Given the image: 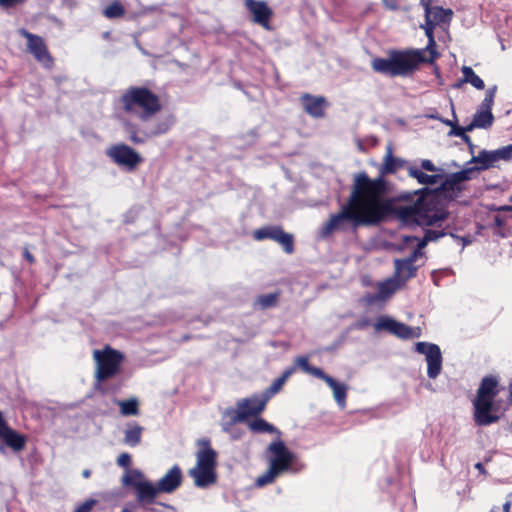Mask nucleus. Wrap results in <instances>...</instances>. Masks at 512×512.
I'll return each mask as SVG.
<instances>
[{
    "label": "nucleus",
    "instance_id": "obj_1",
    "mask_svg": "<svg viewBox=\"0 0 512 512\" xmlns=\"http://www.w3.org/2000/svg\"><path fill=\"white\" fill-rule=\"evenodd\" d=\"M372 212L374 226L381 224L390 215L405 225L417 224L432 226L448 218V211L439 206L437 200L421 195L412 205H395L392 200L384 198L387 181L370 178Z\"/></svg>",
    "mask_w": 512,
    "mask_h": 512
},
{
    "label": "nucleus",
    "instance_id": "obj_2",
    "mask_svg": "<svg viewBox=\"0 0 512 512\" xmlns=\"http://www.w3.org/2000/svg\"><path fill=\"white\" fill-rule=\"evenodd\" d=\"M371 194H374V191L370 189L368 174H355L347 202L323 224L321 236L327 238L337 231H356L359 227L374 226Z\"/></svg>",
    "mask_w": 512,
    "mask_h": 512
},
{
    "label": "nucleus",
    "instance_id": "obj_3",
    "mask_svg": "<svg viewBox=\"0 0 512 512\" xmlns=\"http://www.w3.org/2000/svg\"><path fill=\"white\" fill-rule=\"evenodd\" d=\"M423 63H431L425 56V49H390L386 58L374 57L371 68L374 72L388 77H409Z\"/></svg>",
    "mask_w": 512,
    "mask_h": 512
},
{
    "label": "nucleus",
    "instance_id": "obj_4",
    "mask_svg": "<svg viewBox=\"0 0 512 512\" xmlns=\"http://www.w3.org/2000/svg\"><path fill=\"white\" fill-rule=\"evenodd\" d=\"M123 112L146 122L162 110L158 94L146 86H130L120 96Z\"/></svg>",
    "mask_w": 512,
    "mask_h": 512
},
{
    "label": "nucleus",
    "instance_id": "obj_5",
    "mask_svg": "<svg viewBox=\"0 0 512 512\" xmlns=\"http://www.w3.org/2000/svg\"><path fill=\"white\" fill-rule=\"evenodd\" d=\"M92 356L95 362V389L103 391L102 382L120 373L124 355L110 346H105L95 349Z\"/></svg>",
    "mask_w": 512,
    "mask_h": 512
},
{
    "label": "nucleus",
    "instance_id": "obj_6",
    "mask_svg": "<svg viewBox=\"0 0 512 512\" xmlns=\"http://www.w3.org/2000/svg\"><path fill=\"white\" fill-rule=\"evenodd\" d=\"M203 447L196 454V465L189 470L194 484L199 488H206L217 481V454L208 445V442L201 443Z\"/></svg>",
    "mask_w": 512,
    "mask_h": 512
},
{
    "label": "nucleus",
    "instance_id": "obj_7",
    "mask_svg": "<svg viewBox=\"0 0 512 512\" xmlns=\"http://www.w3.org/2000/svg\"><path fill=\"white\" fill-rule=\"evenodd\" d=\"M122 484L135 490L139 503H152L160 493L158 485L149 481L139 469L125 470L122 476Z\"/></svg>",
    "mask_w": 512,
    "mask_h": 512
},
{
    "label": "nucleus",
    "instance_id": "obj_8",
    "mask_svg": "<svg viewBox=\"0 0 512 512\" xmlns=\"http://www.w3.org/2000/svg\"><path fill=\"white\" fill-rule=\"evenodd\" d=\"M264 399V394L253 395L248 398H244L237 403L235 409H227L223 415V429L228 431V424L243 421L249 416L257 415L261 413L265 407L259 408V401Z\"/></svg>",
    "mask_w": 512,
    "mask_h": 512
},
{
    "label": "nucleus",
    "instance_id": "obj_9",
    "mask_svg": "<svg viewBox=\"0 0 512 512\" xmlns=\"http://www.w3.org/2000/svg\"><path fill=\"white\" fill-rule=\"evenodd\" d=\"M253 238L257 241L270 239L282 246L286 254H292L294 248V237L287 233L281 226L268 225L253 231Z\"/></svg>",
    "mask_w": 512,
    "mask_h": 512
},
{
    "label": "nucleus",
    "instance_id": "obj_10",
    "mask_svg": "<svg viewBox=\"0 0 512 512\" xmlns=\"http://www.w3.org/2000/svg\"><path fill=\"white\" fill-rule=\"evenodd\" d=\"M106 154L115 164L129 171L135 170L143 162L141 155L124 143L112 145L107 149Z\"/></svg>",
    "mask_w": 512,
    "mask_h": 512
},
{
    "label": "nucleus",
    "instance_id": "obj_11",
    "mask_svg": "<svg viewBox=\"0 0 512 512\" xmlns=\"http://www.w3.org/2000/svg\"><path fill=\"white\" fill-rule=\"evenodd\" d=\"M415 351L424 355L428 377L437 378L442 370V354L439 346L428 342H418L415 344Z\"/></svg>",
    "mask_w": 512,
    "mask_h": 512
},
{
    "label": "nucleus",
    "instance_id": "obj_12",
    "mask_svg": "<svg viewBox=\"0 0 512 512\" xmlns=\"http://www.w3.org/2000/svg\"><path fill=\"white\" fill-rule=\"evenodd\" d=\"M26 441V436L11 428L0 411V452H4L5 448L20 452L25 448Z\"/></svg>",
    "mask_w": 512,
    "mask_h": 512
},
{
    "label": "nucleus",
    "instance_id": "obj_13",
    "mask_svg": "<svg viewBox=\"0 0 512 512\" xmlns=\"http://www.w3.org/2000/svg\"><path fill=\"white\" fill-rule=\"evenodd\" d=\"M19 34L27 40L26 46L28 52H30L39 63L44 64L46 67L53 65L54 59L41 36L33 34L23 28L19 30Z\"/></svg>",
    "mask_w": 512,
    "mask_h": 512
},
{
    "label": "nucleus",
    "instance_id": "obj_14",
    "mask_svg": "<svg viewBox=\"0 0 512 512\" xmlns=\"http://www.w3.org/2000/svg\"><path fill=\"white\" fill-rule=\"evenodd\" d=\"M268 451L270 453L268 463L271 467L275 468L281 474L290 470L295 455L282 441L272 442L268 447Z\"/></svg>",
    "mask_w": 512,
    "mask_h": 512
},
{
    "label": "nucleus",
    "instance_id": "obj_15",
    "mask_svg": "<svg viewBox=\"0 0 512 512\" xmlns=\"http://www.w3.org/2000/svg\"><path fill=\"white\" fill-rule=\"evenodd\" d=\"M373 330L376 333H389L403 340L418 338L422 332L419 326H409L405 322H375Z\"/></svg>",
    "mask_w": 512,
    "mask_h": 512
},
{
    "label": "nucleus",
    "instance_id": "obj_16",
    "mask_svg": "<svg viewBox=\"0 0 512 512\" xmlns=\"http://www.w3.org/2000/svg\"><path fill=\"white\" fill-rule=\"evenodd\" d=\"M402 288V285L391 276L377 284L376 293H367L362 300L369 306L384 303Z\"/></svg>",
    "mask_w": 512,
    "mask_h": 512
},
{
    "label": "nucleus",
    "instance_id": "obj_17",
    "mask_svg": "<svg viewBox=\"0 0 512 512\" xmlns=\"http://www.w3.org/2000/svg\"><path fill=\"white\" fill-rule=\"evenodd\" d=\"M245 8L251 14L252 22L260 25L265 30H271L273 10L263 0H244Z\"/></svg>",
    "mask_w": 512,
    "mask_h": 512
},
{
    "label": "nucleus",
    "instance_id": "obj_18",
    "mask_svg": "<svg viewBox=\"0 0 512 512\" xmlns=\"http://www.w3.org/2000/svg\"><path fill=\"white\" fill-rule=\"evenodd\" d=\"M415 253H410L406 258H395L393 261L394 273L393 277L405 287L407 282L416 277L418 266L415 262L418 260L415 258Z\"/></svg>",
    "mask_w": 512,
    "mask_h": 512
},
{
    "label": "nucleus",
    "instance_id": "obj_19",
    "mask_svg": "<svg viewBox=\"0 0 512 512\" xmlns=\"http://www.w3.org/2000/svg\"><path fill=\"white\" fill-rule=\"evenodd\" d=\"M473 172L474 168H467L447 175L438 190L445 194L453 193L455 197L458 196L464 190L462 183L470 180Z\"/></svg>",
    "mask_w": 512,
    "mask_h": 512
},
{
    "label": "nucleus",
    "instance_id": "obj_20",
    "mask_svg": "<svg viewBox=\"0 0 512 512\" xmlns=\"http://www.w3.org/2000/svg\"><path fill=\"white\" fill-rule=\"evenodd\" d=\"M300 103L304 111L313 118L324 117L325 110L329 106V103L324 96H314L309 93L301 95Z\"/></svg>",
    "mask_w": 512,
    "mask_h": 512
},
{
    "label": "nucleus",
    "instance_id": "obj_21",
    "mask_svg": "<svg viewBox=\"0 0 512 512\" xmlns=\"http://www.w3.org/2000/svg\"><path fill=\"white\" fill-rule=\"evenodd\" d=\"M182 482V471L179 466L174 465L157 482L160 493H172Z\"/></svg>",
    "mask_w": 512,
    "mask_h": 512
},
{
    "label": "nucleus",
    "instance_id": "obj_22",
    "mask_svg": "<svg viewBox=\"0 0 512 512\" xmlns=\"http://www.w3.org/2000/svg\"><path fill=\"white\" fill-rule=\"evenodd\" d=\"M405 163L406 162L404 160L393 156L392 147L391 145H388L386 147V154L384 156L383 163L379 169V176L376 179L381 178L383 181H386L384 178L386 175L396 173L399 169L404 167Z\"/></svg>",
    "mask_w": 512,
    "mask_h": 512
},
{
    "label": "nucleus",
    "instance_id": "obj_23",
    "mask_svg": "<svg viewBox=\"0 0 512 512\" xmlns=\"http://www.w3.org/2000/svg\"><path fill=\"white\" fill-rule=\"evenodd\" d=\"M499 160H502L500 148L494 151L481 150L477 156L472 157L471 162L479 164L477 170H487Z\"/></svg>",
    "mask_w": 512,
    "mask_h": 512
},
{
    "label": "nucleus",
    "instance_id": "obj_24",
    "mask_svg": "<svg viewBox=\"0 0 512 512\" xmlns=\"http://www.w3.org/2000/svg\"><path fill=\"white\" fill-rule=\"evenodd\" d=\"M294 371L295 368L293 367L285 370L283 374L279 378L275 379L271 386L263 392L264 399L258 402L260 409L262 407H265L269 399L282 389L283 385L286 383L288 378L294 373Z\"/></svg>",
    "mask_w": 512,
    "mask_h": 512
},
{
    "label": "nucleus",
    "instance_id": "obj_25",
    "mask_svg": "<svg viewBox=\"0 0 512 512\" xmlns=\"http://www.w3.org/2000/svg\"><path fill=\"white\" fill-rule=\"evenodd\" d=\"M321 379L331 388L333 392V397L338 404V406L343 409L346 406V397H347V386L344 383L337 382L335 379L324 374Z\"/></svg>",
    "mask_w": 512,
    "mask_h": 512
},
{
    "label": "nucleus",
    "instance_id": "obj_26",
    "mask_svg": "<svg viewBox=\"0 0 512 512\" xmlns=\"http://www.w3.org/2000/svg\"><path fill=\"white\" fill-rule=\"evenodd\" d=\"M280 296V290H276L275 292L268 294H260L254 299L252 306L255 310H266L274 308L278 305Z\"/></svg>",
    "mask_w": 512,
    "mask_h": 512
},
{
    "label": "nucleus",
    "instance_id": "obj_27",
    "mask_svg": "<svg viewBox=\"0 0 512 512\" xmlns=\"http://www.w3.org/2000/svg\"><path fill=\"white\" fill-rule=\"evenodd\" d=\"M493 122L494 116L491 111L479 109L474 114L473 121L468 125V130H473L474 128L488 129L492 126Z\"/></svg>",
    "mask_w": 512,
    "mask_h": 512
},
{
    "label": "nucleus",
    "instance_id": "obj_28",
    "mask_svg": "<svg viewBox=\"0 0 512 512\" xmlns=\"http://www.w3.org/2000/svg\"><path fill=\"white\" fill-rule=\"evenodd\" d=\"M143 433V427L136 423L127 425L124 430V443L130 447L140 444Z\"/></svg>",
    "mask_w": 512,
    "mask_h": 512
},
{
    "label": "nucleus",
    "instance_id": "obj_29",
    "mask_svg": "<svg viewBox=\"0 0 512 512\" xmlns=\"http://www.w3.org/2000/svg\"><path fill=\"white\" fill-rule=\"evenodd\" d=\"M408 175L412 178H415L418 183L424 185L437 184L443 177L441 174L428 175L415 166L408 168Z\"/></svg>",
    "mask_w": 512,
    "mask_h": 512
},
{
    "label": "nucleus",
    "instance_id": "obj_30",
    "mask_svg": "<svg viewBox=\"0 0 512 512\" xmlns=\"http://www.w3.org/2000/svg\"><path fill=\"white\" fill-rule=\"evenodd\" d=\"M125 13V7L119 0H113L102 11L103 16L109 20L122 18Z\"/></svg>",
    "mask_w": 512,
    "mask_h": 512
},
{
    "label": "nucleus",
    "instance_id": "obj_31",
    "mask_svg": "<svg viewBox=\"0 0 512 512\" xmlns=\"http://www.w3.org/2000/svg\"><path fill=\"white\" fill-rule=\"evenodd\" d=\"M453 11L441 6H431V17L438 24H449L452 20Z\"/></svg>",
    "mask_w": 512,
    "mask_h": 512
},
{
    "label": "nucleus",
    "instance_id": "obj_32",
    "mask_svg": "<svg viewBox=\"0 0 512 512\" xmlns=\"http://www.w3.org/2000/svg\"><path fill=\"white\" fill-rule=\"evenodd\" d=\"M123 416H136L139 414V402L136 398L117 402Z\"/></svg>",
    "mask_w": 512,
    "mask_h": 512
},
{
    "label": "nucleus",
    "instance_id": "obj_33",
    "mask_svg": "<svg viewBox=\"0 0 512 512\" xmlns=\"http://www.w3.org/2000/svg\"><path fill=\"white\" fill-rule=\"evenodd\" d=\"M462 73L464 82L470 83L478 90H483L485 88L484 81L474 72L471 67L463 66Z\"/></svg>",
    "mask_w": 512,
    "mask_h": 512
},
{
    "label": "nucleus",
    "instance_id": "obj_34",
    "mask_svg": "<svg viewBox=\"0 0 512 512\" xmlns=\"http://www.w3.org/2000/svg\"><path fill=\"white\" fill-rule=\"evenodd\" d=\"M295 364L300 368L302 369L305 373H308L310 375H313L314 377H317L319 379H321V377L324 376V372L318 368V367H313L309 364V361H308V358L307 357H298L296 360H295Z\"/></svg>",
    "mask_w": 512,
    "mask_h": 512
},
{
    "label": "nucleus",
    "instance_id": "obj_35",
    "mask_svg": "<svg viewBox=\"0 0 512 512\" xmlns=\"http://www.w3.org/2000/svg\"><path fill=\"white\" fill-rule=\"evenodd\" d=\"M425 31V35L428 38V44L425 49V53L429 52V57L427 58L428 61L434 62L435 59H437L440 54L436 50V42L434 38V30L433 29H427L423 28Z\"/></svg>",
    "mask_w": 512,
    "mask_h": 512
},
{
    "label": "nucleus",
    "instance_id": "obj_36",
    "mask_svg": "<svg viewBox=\"0 0 512 512\" xmlns=\"http://www.w3.org/2000/svg\"><path fill=\"white\" fill-rule=\"evenodd\" d=\"M415 241L418 242L417 247L411 253H415L416 254L415 258L419 259L423 255L422 249L425 248L427 246V244L429 243L427 237L424 235L422 239H419L416 236H407V235L402 236V243L405 245L415 242Z\"/></svg>",
    "mask_w": 512,
    "mask_h": 512
},
{
    "label": "nucleus",
    "instance_id": "obj_37",
    "mask_svg": "<svg viewBox=\"0 0 512 512\" xmlns=\"http://www.w3.org/2000/svg\"><path fill=\"white\" fill-rule=\"evenodd\" d=\"M280 475L281 473L279 471L269 465L268 469L256 479L255 483L258 487H263L273 483Z\"/></svg>",
    "mask_w": 512,
    "mask_h": 512
},
{
    "label": "nucleus",
    "instance_id": "obj_38",
    "mask_svg": "<svg viewBox=\"0 0 512 512\" xmlns=\"http://www.w3.org/2000/svg\"><path fill=\"white\" fill-rule=\"evenodd\" d=\"M249 428L255 432L279 433L273 425L261 418L251 421Z\"/></svg>",
    "mask_w": 512,
    "mask_h": 512
},
{
    "label": "nucleus",
    "instance_id": "obj_39",
    "mask_svg": "<svg viewBox=\"0 0 512 512\" xmlns=\"http://www.w3.org/2000/svg\"><path fill=\"white\" fill-rule=\"evenodd\" d=\"M175 122L174 116L170 115L166 119L158 121L155 124L153 135H161L167 133Z\"/></svg>",
    "mask_w": 512,
    "mask_h": 512
},
{
    "label": "nucleus",
    "instance_id": "obj_40",
    "mask_svg": "<svg viewBox=\"0 0 512 512\" xmlns=\"http://www.w3.org/2000/svg\"><path fill=\"white\" fill-rule=\"evenodd\" d=\"M495 92H496L495 86L486 91L485 97L480 105V109L485 110V111L492 110V106L494 104Z\"/></svg>",
    "mask_w": 512,
    "mask_h": 512
},
{
    "label": "nucleus",
    "instance_id": "obj_41",
    "mask_svg": "<svg viewBox=\"0 0 512 512\" xmlns=\"http://www.w3.org/2000/svg\"><path fill=\"white\" fill-rule=\"evenodd\" d=\"M428 241H436L446 235V233L443 230H433V229H427L424 234Z\"/></svg>",
    "mask_w": 512,
    "mask_h": 512
},
{
    "label": "nucleus",
    "instance_id": "obj_42",
    "mask_svg": "<svg viewBox=\"0 0 512 512\" xmlns=\"http://www.w3.org/2000/svg\"><path fill=\"white\" fill-rule=\"evenodd\" d=\"M446 124L448 125H451L452 126V130H451V134L454 135V136H457V137H462L464 136V134L466 132H469L470 130H468V126L466 127H461V126H458V125H454L452 124L451 121H446Z\"/></svg>",
    "mask_w": 512,
    "mask_h": 512
},
{
    "label": "nucleus",
    "instance_id": "obj_43",
    "mask_svg": "<svg viewBox=\"0 0 512 512\" xmlns=\"http://www.w3.org/2000/svg\"><path fill=\"white\" fill-rule=\"evenodd\" d=\"M425 12V23L421 25V28H427V29H435V27L438 25L431 17V9L424 10Z\"/></svg>",
    "mask_w": 512,
    "mask_h": 512
},
{
    "label": "nucleus",
    "instance_id": "obj_44",
    "mask_svg": "<svg viewBox=\"0 0 512 512\" xmlns=\"http://www.w3.org/2000/svg\"><path fill=\"white\" fill-rule=\"evenodd\" d=\"M26 0H0V7L3 9H10L22 5Z\"/></svg>",
    "mask_w": 512,
    "mask_h": 512
},
{
    "label": "nucleus",
    "instance_id": "obj_45",
    "mask_svg": "<svg viewBox=\"0 0 512 512\" xmlns=\"http://www.w3.org/2000/svg\"><path fill=\"white\" fill-rule=\"evenodd\" d=\"M96 504V500L88 499L82 503L74 512H90Z\"/></svg>",
    "mask_w": 512,
    "mask_h": 512
},
{
    "label": "nucleus",
    "instance_id": "obj_46",
    "mask_svg": "<svg viewBox=\"0 0 512 512\" xmlns=\"http://www.w3.org/2000/svg\"><path fill=\"white\" fill-rule=\"evenodd\" d=\"M117 464L126 470L130 469L129 466L131 464V456L128 453H122L118 456Z\"/></svg>",
    "mask_w": 512,
    "mask_h": 512
},
{
    "label": "nucleus",
    "instance_id": "obj_47",
    "mask_svg": "<svg viewBox=\"0 0 512 512\" xmlns=\"http://www.w3.org/2000/svg\"><path fill=\"white\" fill-rule=\"evenodd\" d=\"M421 168L429 172H435L438 170L434 163L428 159H424L421 161Z\"/></svg>",
    "mask_w": 512,
    "mask_h": 512
},
{
    "label": "nucleus",
    "instance_id": "obj_48",
    "mask_svg": "<svg viewBox=\"0 0 512 512\" xmlns=\"http://www.w3.org/2000/svg\"><path fill=\"white\" fill-rule=\"evenodd\" d=\"M502 160H510L512 158V144L500 148Z\"/></svg>",
    "mask_w": 512,
    "mask_h": 512
},
{
    "label": "nucleus",
    "instance_id": "obj_49",
    "mask_svg": "<svg viewBox=\"0 0 512 512\" xmlns=\"http://www.w3.org/2000/svg\"><path fill=\"white\" fill-rule=\"evenodd\" d=\"M129 140L133 143V144H142L144 143V139L139 137L138 135V132L137 131H133L130 133L129 135Z\"/></svg>",
    "mask_w": 512,
    "mask_h": 512
},
{
    "label": "nucleus",
    "instance_id": "obj_50",
    "mask_svg": "<svg viewBox=\"0 0 512 512\" xmlns=\"http://www.w3.org/2000/svg\"><path fill=\"white\" fill-rule=\"evenodd\" d=\"M23 257L29 262V264H35L36 259L29 251L28 247L23 248Z\"/></svg>",
    "mask_w": 512,
    "mask_h": 512
},
{
    "label": "nucleus",
    "instance_id": "obj_51",
    "mask_svg": "<svg viewBox=\"0 0 512 512\" xmlns=\"http://www.w3.org/2000/svg\"><path fill=\"white\" fill-rule=\"evenodd\" d=\"M461 139H462V140H463V141H464V142L469 146V148H470L471 150H473L474 145H473V142H472V140H471V137H470V136H468V135L465 133V134H464V136H462V137H461Z\"/></svg>",
    "mask_w": 512,
    "mask_h": 512
},
{
    "label": "nucleus",
    "instance_id": "obj_52",
    "mask_svg": "<svg viewBox=\"0 0 512 512\" xmlns=\"http://www.w3.org/2000/svg\"><path fill=\"white\" fill-rule=\"evenodd\" d=\"M433 0H420V4L424 8V10L431 9Z\"/></svg>",
    "mask_w": 512,
    "mask_h": 512
},
{
    "label": "nucleus",
    "instance_id": "obj_53",
    "mask_svg": "<svg viewBox=\"0 0 512 512\" xmlns=\"http://www.w3.org/2000/svg\"><path fill=\"white\" fill-rule=\"evenodd\" d=\"M494 223L497 227H501L504 225V221L500 216H495Z\"/></svg>",
    "mask_w": 512,
    "mask_h": 512
},
{
    "label": "nucleus",
    "instance_id": "obj_54",
    "mask_svg": "<svg viewBox=\"0 0 512 512\" xmlns=\"http://www.w3.org/2000/svg\"><path fill=\"white\" fill-rule=\"evenodd\" d=\"M510 507H511V501L508 500L506 501L504 504H503V510L504 512H510Z\"/></svg>",
    "mask_w": 512,
    "mask_h": 512
},
{
    "label": "nucleus",
    "instance_id": "obj_55",
    "mask_svg": "<svg viewBox=\"0 0 512 512\" xmlns=\"http://www.w3.org/2000/svg\"><path fill=\"white\" fill-rule=\"evenodd\" d=\"M510 202H512V196L510 197ZM499 210H501V211H512V206H503V207H500Z\"/></svg>",
    "mask_w": 512,
    "mask_h": 512
},
{
    "label": "nucleus",
    "instance_id": "obj_56",
    "mask_svg": "<svg viewBox=\"0 0 512 512\" xmlns=\"http://www.w3.org/2000/svg\"><path fill=\"white\" fill-rule=\"evenodd\" d=\"M90 474H91V472H90V470H88V469H86V470H84V471L82 472V475H83V477H84V478H89V477H90Z\"/></svg>",
    "mask_w": 512,
    "mask_h": 512
},
{
    "label": "nucleus",
    "instance_id": "obj_57",
    "mask_svg": "<svg viewBox=\"0 0 512 512\" xmlns=\"http://www.w3.org/2000/svg\"><path fill=\"white\" fill-rule=\"evenodd\" d=\"M376 320L384 321V320H392V319L390 317H387V316H379Z\"/></svg>",
    "mask_w": 512,
    "mask_h": 512
},
{
    "label": "nucleus",
    "instance_id": "obj_58",
    "mask_svg": "<svg viewBox=\"0 0 512 512\" xmlns=\"http://www.w3.org/2000/svg\"><path fill=\"white\" fill-rule=\"evenodd\" d=\"M476 468H477V469H481V468H482V464H481V463H477V464H476Z\"/></svg>",
    "mask_w": 512,
    "mask_h": 512
},
{
    "label": "nucleus",
    "instance_id": "obj_59",
    "mask_svg": "<svg viewBox=\"0 0 512 512\" xmlns=\"http://www.w3.org/2000/svg\"><path fill=\"white\" fill-rule=\"evenodd\" d=\"M365 322H362L360 325H359V328H363Z\"/></svg>",
    "mask_w": 512,
    "mask_h": 512
},
{
    "label": "nucleus",
    "instance_id": "obj_60",
    "mask_svg": "<svg viewBox=\"0 0 512 512\" xmlns=\"http://www.w3.org/2000/svg\"><path fill=\"white\" fill-rule=\"evenodd\" d=\"M401 199H406V195H400Z\"/></svg>",
    "mask_w": 512,
    "mask_h": 512
}]
</instances>
